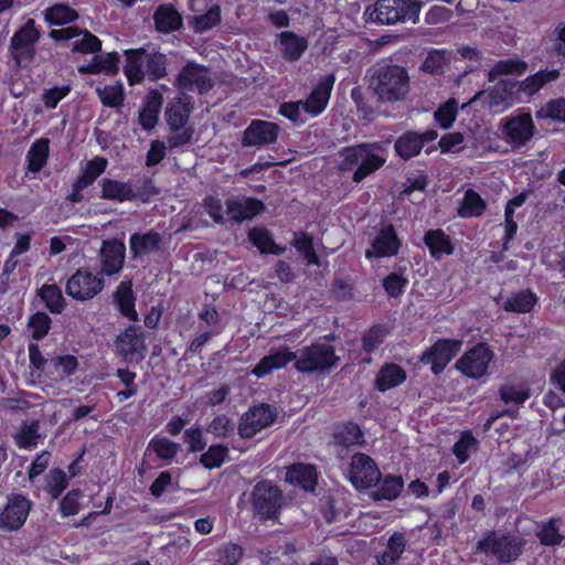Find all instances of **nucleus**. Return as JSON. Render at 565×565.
Instances as JSON below:
<instances>
[{"label": "nucleus", "instance_id": "nucleus-1", "mask_svg": "<svg viewBox=\"0 0 565 565\" xmlns=\"http://www.w3.org/2000/svg\"><path fill=\"white\" fill-rule=\"evenodd\" d=\"M370 89L381 102H402L411 90V77L403 66L395 64L379 65L372 71Z\"/></svg>", "mask_w": 565, "mask_h": 565}, {"label": "nucleus", "instance_id": "nucleus-2", "mask_svg": "<svg viewBox=\"0 0 565 565\" xmlns=\"http://www.w3.org/2000/svg\"><path fill=\"white\" fill-rule=\"evenodd\" d=\"M382 150L379 143H360L345 147L339 153L341 157L339 169L342 172L354 170L352 180L360 183L385 163V158L379 153Z\"/></svg>", "mask_w": 565, "mask_h": 565}, {"label": "nucleus", "instance_id": "nucleus-3", "mask_svg": "<svg viewBox=\"0 0 565 565\" xmlns=\"http://www.w3.org/2000/svg\"><path fill=\"white\" fill-rule=\"evenodd\" d=\"M125 74L130 85L141 83L146 77L157 81L167 75L164 54L146 49L126 50Z\"/></svg>", "mask_w": 565, "mask_h": 565}, {"label": "nucleus", "instance_id": "nucleus-4", "mask_svg": "<svg viewBox=\"0 0 565 565\" xmlns=\"http://www.w3.org/2000/svg\"><path fill=\"white\" fill-rule=\"evenodd\" d=\"M252 512L259 521L277 520L285 505L282 490L269 480L258 481L249 495Z\"/></svg>", "mask_w": 565, "mask_h": 565}, {"label": "nucleus", "instance_id": "nucleus-5", "mask_svg": "<svg viewBox=\"0 0 565 565\" xmlns=\"http://www.w3.org/2000/svg\"><path fill=\"white\" fill-rule=\"evenodd\" d=\"M420 4L412 0H379L374 7L367 8V20L381 24H395L398 22H416Z\"/></svg>", "mask_w": 565, "mask_h": 565}, {"label": "nucleus", "instance_id": "nucleus-6", "mask_svg": "<svg viewBox=\"0 0 565 565\" xmlns=\"http://www.w3.org/2000/svg\"><path fill=\"white\" fill-rule=\"evenodd\" d=\"M340 358L333 347L316 343L301 349L297 353L295 367L301 373H329L338 365Z\"/></svg>", "mask_w": 565, "mask_h": 565}, {"label": "nucleus", "instance_id": "nucleus-7", "mask_svg": "<svg viewBox=\"0 0 565 565\" xmlns=\"http://www.w3.org/2000/svg\"><path fill=\"white\" fill-rule=\"evenodd\" d=\"M41 38L35 21L29 19L11 38L9 54L15 65L21 68L29 67L36 55L35 44Z\"/></svg>", "mask_w": 565, "mask_h": 565}, {"label": "nucleus", "instance_id": "nucleus-8", "mask_svg": "<svg viewBox=\"0 0 565 565\" xmlns=\"http://www.w3.org/2000/svg\"><path fill=\"white\" fill-rule=\"evenodd\" d=\"M104 286L105 280L99 273L79 268L67 279L65 292L75 300L86 301L96 297Z\"/></svg>", "mask_w": 565, "mask_h": 565}, {"label": "nucleus", "instance_id": "nucleus-9", "mask_svg": "<svg viewBox=\"0 0 565 565\" xmlns=\"http://www.w3.org/2000/svg\"><path fill=\"white\" fill-rule=\"evenodd\" d=\"M501 138L512 148L525 146L534 136L535 126L530 114L508 117L500 124Z\"/></svg>", "mask_w": 565, "mask_h": 565}, {"label": "nucleus", "instance_id": "nucleus-10", "mask_svg": "<svg viewBox=\"0 0 565 565\" xmlns=\"http://www.w3.org/2000/svg\"><path fill=\"white\" fill-rule=\"evenodd\" d=\"M348 476L358 490L376 486L382 479V473L375 461L363 452H356L352 456Z\"/></svg>", "mask_w": 565, "mask_h": 565}, {"label": "nucleus", "instance_id": "nucleus-11", "mask_svg": "<svg viewBox=\"0 0 565 565\" xmlns=\"http://www.w3.org/2000/svg\"><path fill=\"white\" fill-rule=\"evenodd\" d=\"M276 418V408L269 404H259L250 407L239 418L237 427L238 435L244 439H249L262 429L270 426Z\"/></svg>", "mask_w": 565, "mask_h": 565}, {"label": "nucleus", "instance_id": "nucleus-12", "mask_svg": "<svg viewBox=\"0 0 565 565\" xmlns=\"http://www.w3.org/2000/svg\"><path fill=\"white\" fill-rule=\"evenodd\" d=\"M515 92V83L509 79L499 81L490 89L478 92L469 104L481 103L482 108L499 111L512 105V96Z\"/></svg>", "mask_w": 565, "mask_h": 565}, {"label": "nucleus", "instance_id": "nucleus-13", "mask_svg": "<svg viewBox=\"0 0 565 565\" xmlns=\"http://www.w3.org/2000/svg\"><path fill=\"white\" fill-rule=\"evenodd\" d=\"M115 344L126 362L139 363L146 356L147 345L140 327L129 326L126 328L116 337Z\"/></svg>", "mask_w": 565, "mask_h": 565}, {"label": "nucleus", "instance_id": "nucleus-14", "mask_svg": "<svg viewBox=\"0 0 565 565\" xmlns=\"http://www.w3.org/2000/svg\"><path fill=\"white\" fill-rule=\"evenodd\" d=\"M477 552L493 554L500 562H511L521 554V546L512 539L490 532L477 544Z\"/></svg>", "mask_w": 565, "mask_h": 565}, {"label": "nucleus", "instance_id": "nucleus-15", "mask_svg": "<svg viewBox=\"0 0 565 565\" xmlns=\"http://www.w3.org/2000/svg\"><path fill=\"white\" fill-rule=\"evenodd\" d=\"M492 359V351L486 345L479 344L466 352L456 362V367L469 377L480 379L487 373Z\"/></svg>", "mask_w": 565, "mask_h": 565}, {"label": "nucleus", "instance_id": "nucleus-16", "mask_svg": "<svg viewBox=\"0 0 565 565\" xmlns=\"http://www.w3.org/2000/svg\"><path fill=\"white\" fill-rule=\"evenodd\" d=\"M175 86L181 92H194L203 94L210 90L213 86V82L209 76V71L195 63L189 62L180 71Z\"/></svg>", "mask_w": 565, "mask_h": 565}, {"label": "nucleus", "instance_id": "nucleus-17", "mask_svg": "<svg viewBox=\"0 0 565 565\" xmlns=\"http://www.w3.org/2000/svg\"><path fill=\"white\" fill-rule=\"evenodd\" d=\"M280 127L267 120H253L244 131L242 145L244 147H265L277 141Z\"/></svg>", "mask_w": 565, "mask_h": 565}, {"label": "nucleus", "instance_id": "nucleus-18", "mask_svg": "<svg viewBox=\"0 0 565 565\" xmlns=\"http://www.w3.org/2000/svg\"><path fill=\"white\" fill-rule=\"evenodd\" d=\"M461 345L462 342L460 340H438L423 354L422 362L431 364L434 374H439L460 351Z\"/></svg>", "mask_w": 565, "mask_h": 565}, {"label": "nucleus", "instance_id": "nucleus-19", "mask_svg": "<svg viewBox=\"0 0 565 565\" xmlns=\"http://www.w3.org/2000/svg\"><path fill=\"white\" fill-rule=\"evenodd\" d=\"M126 246L119 239H105L102 243L98 258L100 264L99 274L113 276L118 274L124 266Z\"/></svg>", "mask_w": 565, "mask_h": 565}, {"label": "nucleus", "instance_id": "nucleus-20", "mask_svg": "<svg viewBox=\"0 0 565 565\" xmlns=\"http://www.w3.org/2000/svg\"><path fill=\"white\" fill-rule=\"evenodd\" d=\"M30 509L31 503L23 495L9 497L7 505L0 514V527L8 531L19 530L24 524Z\"/></svg>", "mask_w": 565, "mask_h": 565}, {"label": "nucleus", "instance_id": "nucleus-21", "mask_svg": "<svg viewBox=\"0 0 565 565\" xmlns=\"http://www.w3.org/2000/svg\"><path fill=\"white\" fill-rule=\"evenodd\" d=\"M225 205L228 218L238 223L253 218L265 209L260 200L246 196H232L226 200Z\"/></svg>", "mask_w": 565, "mask_h": 565}, {"label": "nucleus", "instance_id": "nucleus-22", "mask_svg": "<svg viewBox=\"0 0 565 565\" xmlns=\"http://www.w3.org/2000/svg\"><path fill=\"white\" fill-rule=\"evenodd\" d=\"M401 243L393 225L383 227L372 242L371 248L366 249L365 256L390 257L397 254Z\"/></svg>", "mask_w": 565, "mask_h": 565}, {"label": "nucleus", "instance_id": "nucleus-23", "mask_svg": "<svg viewBox=\"0 0 565 565\" xmlns=\"http://www.w3.org/2000/svg\"><path fill=\"white\" fill-rule=\"evenodd\" d=\"M334 81L332 74L324 76L309 97L306 100H300L302 110L313 116L320 114L329 102Z\"/></svg>", "mask_w": 565, "mask_h": 565}, {"label": "nucleus", "instance_id": "nucleus-24", "mask_svg": "<svg viewBox=\"0 0 565 565\" xmlns=\"http://www.w3.org/2000/svg\"><path fill=\"white\" fill-rule=\"evenodd\" d=\"M162 236L156 231L134 233L129 238L130 254L134 259L156 253L160 249Z\"/></svg>", "mask_w": 565, "mask_h": 565}, {"label": "nucleus", "instance_id": "nucleus-25", "mask_svg": "<svg viewBox=\"0 0 565 565\" xmlns=\"http://www.w3.org/2000/svg\"><path fill=\"white\" fill-rule=\"evenodd\" d=\"M291 361H297V353L285 347L279 350L271 351L268 355L264 356L253 369L252 373L257 377H263L274 370L284 367Z\"/></svg>", "mask_w": 565, "mask_h": 565}, {"label": "nucleus", "instance_id": "nucleus-26", "mask_svg": "<svg viewBox=\"0 0 565 565\" xmlns=\"http://www.w3.org/2000/svg\"><path fill=\"white\" fill-rule=\"evenodd\" d=\"M280 53L289 62L298 61L308 47V41L291 31H284L278 35Z\"/></svg>", "mask_w": 565, "mask_h": 565}, {"label": "nucleus", "instance_id": "nucleus-27", "mask_svg": "<svg viewBox=\"0 0 565 565\" xmlns=\"http://www.w3.org/2000/svg\"><path fill=\"white\" fill-rule=\"evenodd\" d=\"M406 381L405 370L395 363L384 364L374 381V386L380 392L394 388Z\"/></svg>", "mask_w": 565, "mask_h": 565}, {"label": "nucleus", "instance_id": "nucleus-28", "mask_svg": "<svg viewBox=\"0 0 565 565\" xmlns=\"http://www.w3.org/2000/svg\"><path fill=\"white\" fill-rule=\"evenodd\" d=\"M100 198L110 201L125 202L137 198L134 186L129 182H120L113 179H103L100 181Z\"/></svg>", "mask_w": 565, "mask_h": 565}, {"label": "nucleus", "instance_id": "nucleus-29", "mask_svg": "<svg viewBox=\"0 0 565 565\" xmlns=\"http://www.w3.org/2000/svg\"><path fill=\"white\" fill-rule=\"evenodd\" d=\"M286 481L305 490H313L316 486L315 468L307 463H294L287 469Z\"/></svg>", "mask_w": 565, "mask_h": 565}, {"label": "nucleus", "instance_id": "nucleus-30", "mask_svg": "<svg viewBox=\"0 0 565 565\" xmlns=\"http://www.w3.org/2000/svg\"><path fill=\"white\" fill-rule=\"evenodd\" d=\"M192 110L189 97H180L178 102L166 110L167 122L171 130H180L185 127Z\"/></svg>", "mask_w": 565, "mask_h": 565}, {"label": "nucleus", "instance_id": "nucleus-31", "mask_svg": "<svg viewBox=\"0 0 565 565\" xmlns=\"http://www.w3.org/2000/svg\"><path fill=\"white\" fill-rule=\"evenodd\" d=\"M153 19L157 30L164 33L175 31L182 25L180 13L170 4L160 6Z\"/></svg>", "mask_w": 565, "mask_h": 565}, {"label": "nucleus", "instance_id": "nucleus-32", "mask_svg": "<svg viewBox=\"0 0 565 565\" xmlns=\"http://www.w3.org/2000/svg\"><path fill=\"white\" fill-rule=\"evenodd\" d=\"M394 149L403 160L416 157L423 149L419 134L416 131L404 132L395 140Z\"/></svg>", "mask_w": 565, "mask_h": 565}, {"label": "nucleus", "instance_id": "nucleus-33", "mask_svg": "<svg viewBox=\"0 0 565 565\" xmlns=\"http://www.w3.org/2000/svg\"><path fill=\"white\" fill-rule=\"evenodd\" d=\"M424 242L430 255L440 259L444 255H450L454 250L449 237L441 230H430L424 236Z\"/></svg>", "mask_w": 565, "mask_h": 565}, {"label": "nucleus", "instance_id": "nucleus-34", "mask_svg": "<svg viewBox=\"0 0 565 565\" xmlns=\"http://www.w3.org/2000/svg\"><path fill=\"white\" fill-rule=\"evenodd\" d=\"M77 367L78 361L74 355H58L50 360L47 373L54 381H61L74 374Z\"/></svg>", "mask_w": 565, "mask_h": 565}, {"label": "nucleus", "instance_id": "nucleus-35", "mask_svg": "<svg viewBox=\"0 0 565 565\" xmlns=\"http://www.w3.org/2000/svg\"><path fill=\"white\" fill-rule=\"evenodd\" d=\"M115 302L122 316L132 321L138 320V315L135 310V297L130 282H120L115 292Z\"/></svg>", "mask_w": 565, "mask_h": 565}, {"label": "nucleus", "instance_id": "nucleus-36", "mask_svg": "<svg viewBox=\"0 0 565 565\" xmlns=\"http://www.w3.org/2000/svg\"><path fill=\"white\" fill-rule=\"evenodd\" d=\"M249 241L260 250V253H268L280 255L285 252L284 247L275 244L269 232L264 227H254L248 233Z\"/></svg>", "mask_w": 565, "mask_h": 565}, {"label": "nucleus", "instance_id": "nucleus-37", "mask_svg": "<svg viewBox=\"0 0 565 565\" xmlns=\"http://www.w3.org/2000/svg\"><path fill=\"white\" fill-rule=\"evenodd\" d=\"M559 77L557 70L540 71L531 76H527L521 84V89L529 96L537 93L543 86L548 83L555 82Z\"/></svg>", "mask_w": 565, "mask_h": 565}, {"label": "nucleus", "instance_id": "nucleus-38", "mask_svg": "<svg viewBox=\"0 0 565 565\" xmlns=\"http://www.w3.org/2000/svg\"><path fill=\"white\" fill-rule=\"evenodd\" d=\"M107 160L95 157L87 162L84 172L75 181V190H83L90 185L106 169Z\"/></svg>", "mask_w": 565, "mask_h": 565}, {"label": "nucleus", "instance_id": "nucleus-39", "mask_svg": "<svg viewBox=\"0 0 565 565\" xmlns=\"http://www.w3.org/2000/svg\"><path fill=\"white\" fill-rule=\"evenodd\" d=\"M38 295L50 312L61 313L64 310L66 302L58 286L45 284L39 289Z\"/></svg>", "mask_w": 565, "mask_h": 565}, {"label": "nucleus", "instance_id": "nucleus-40", "mask_svg": "<svg viewBox=\"0 0 565 565\" xmlns=\"http://www.w3.org/2000/svg\"><path fill=\"white\" fill-rule=\"evenodd\" d=\"M49 157V140L39 139L30 148L26 154L28 169L31 172H39L46 163Z\"/></svg>", "mask_w": 565, "mask_h": 565}, {"label": "nucleus", "instance_id": "nucleus-41", "mask_svg": "<svg viewBox=\"0 0 565 565\" xmlns=\"http://www.w3.org/2000/svg\"><path fill=\"white\" fill-rule=\"evenodd\" d=\"M404 487L403 478L399 476H386L380 488L373 492L372 498L374 500H394L396 499Z\"/></svg>", "mask_w": 565, "mask_h": 565}, {"label": "nucleus", "instance_id": "nucleus-42", "mask_svg": "<svg viewBox=\"0 0 565 565\" xmlns=\"http://www.w3.org/2000/svg\"><path fill=\"white\" fill-rule=\"evenodd\" d=\"M526 68L527 64L524 61L518 58L502 60L497 62L489 71L488 78L490 82H493L502 75H521Z\"/></svg>", "mask_w": 565, "mask_h": 565}, {"label": "nucleus", "instance_id": "nucleus-43", "mask_svg": "<svg viewBox=\"0 0 565 565\" xmlns=\"http://www.w3.org/2000/svg\"><path fill=\"white\" fill-rule=\"evenodd\" d=\"M190 25L198 33L211 30L221 22V8L217 4L212 6L204 14L194 15L190 19Z\"/></svg>", "mask_w": 565, "mask_h": 565}, {"label": "nucleus", "instance_id": "nucleus-44", "mask_svg": "<svg viewBox=\"0 0 565 565\" xmlns=\"http://www.w3.org/2000/svg\"><path fill=\"white\" fill-rule=\"evenodd\" d=\"M536 302L535 296L530 291H521L509 297L503 309L510 312L525 313L531 311Z\"/></svg>", "mask_w": 565, "mask_h": 565}, {"label": "nucleus", "instance_id": "nucleus-45", "mask_svg": "<svg viewBox=\"0 0 565 565\" xmlns=\"http://www.w3.org/2000/svg\"><path fill=\"white\" fill-rule=\"evenodd\" d=\"M45 21L49 24L62 25L77 19V13L66 4H54L44 11Z\"/></svg>", "mask_w": 565, "mask_h": 565}, {"label": "nucleus", "instance_id": "nucleus-46", "mask_svg": "<svg viewBox=\"0 0 565 565\" xmlns=\"http://www.w3.org/2000/svg\"><path fill=\"white\" fill-rule=\"evenodd\" d=\"M486 203L481 196L473 190H467L461 206L459 207V215L462 217L479 216L483 213Z\"/></svg>", "mask_w": 565, "mask_h": 565}, {"label": "nucleus", "instance_id": "nucleus-47", "mask_svg": "<svg viewBox=\"0 0 565 565\" xmlns=\"http://www.w3.org/2000/svg\"><path fill=\"white\" fill-rule=\"evenodd\" d=\"M405 550V539L401 533H394L388 541L387 547L380 556V565H394Z\"/></svg>", "mask_w": 565, "mask_h": 565}, {"label": "nucleus", "instance_id": "nucleus-48", "mask_svg": "<svg viewBox=\"0 0 565 565\" xmlns=\"http://www.w3.org/2000/svg\"><path fill=\"white\" fill-rule=\"evenodd\" d=\"M40 424L38 420L23 423L19 433L15 435V443L19 448H32L38 445Z\"/></svg>", "mask_w": 565, "mask_h": 565}, {"label": "nucleus", "instance_id": "nucleus-49", "mask_svg": "<svg viewBox=\"0 0 565 565\" xmlns=\"http://www.w3.org/2000/svg\"><path fill=\"white\" fill-rule=\"evenodd\" d=\"M449 63L447 52L441 50L430 51L423 62L420 70L429 74H441Z\"/></svg>", "mask_w": 565, "mask_h": 565}, {"label": "nucleus", "instance_id": "nucleus-50", "mask_svg": "<svg viewBox=\"0 0 565 565\" xmlns=\"http://www.w3.org/2000/svg\"><path fill=\"white\" fill-rule=\"evenodd\" d=\"M96 94L104 106L118 108L124 103V92L121 85H108L96 87Z\"/></svg>", "mask_w": 565, "mask_h": 565}, {"label": "nucleus", "instance_id": "nucleus-51", "mask_svg": "<svg viewBox=\"0 0 565 565\" xmlns=\"http://www.w3.org/2000/svg\"><path fill=\"white\" fill-rule=\"evenodd\" d=\"M539 119H554L565 122V98H557L547 102L536 111Z\"/></svg>", "mask_w": 565, "mask_h": 565}, {"label": "nucleus", "instance_id": "nucleus-52", "mask_svg": "<svg viewBox=\"0 0 565 565\" xmlns=\"http://www.w3.org/2000/svg\"><path fill=\"white\" fill-rule=\"evenodd\" d=\"M227 454L228 448L226 446L214 445L201 455L200 462L207 469L218 468L224 462Z\"/></svg>", "mask_w": 565, "mask_h": 565}, {"label": "nucleus", "instance_id": "nucleus-53", "mask_svg": "<svg viewBox=\"0 0 565 565\" xmlns=\"http://www.w3.org/2000/svg\"><path fill=\"white\" fill-rule=\"evenodd\" d=\"M242 556L243 547L234 543H226L215 552L216 561L222 565H236Z\"/></svg>", "mask_w": 565, "mask_h": 565}, {"label": "nucleus", "instance_id": "nucleus-54", "mask_svg": "<svg viewBox=\"0 0 565 565\" xmlns=\"http://www.w3.org/2000/svg\"><path fill=\"white\" fill-rule=\"evenodd\" d=\"M51 318L45 312H36L31 316L28 327L32 331V338L35 340L43 339L51 329Z\"/></svg>", "mask_w": 565, "mask_h": 565}, {"label": "nucleus", "instance_id": "nucleus-55", "mask_svg": "<svg viewBox=\"0 0 565 565\" xmlns=\"http://www.w3.org/2000/svg\"><path fill=\"white\" fill-rule=\"evenodd\" d=\"M149 447L153 449L159 458L164 460L172 459L179 450V445L166 437H154Z\"/></svg>", "mask_w": 565, "mask_h": 565}, {"label": "nucleus", "instance_id": "nucleus-56", "mask_svg": "<svg viewBox=\"0 0 565 565\" xmlns=\"http://www.w3.org/2000/svg\"><path fill=\"white\" fill-rule=\"evenodd\" d=\"M234 429L233 420L224 414L216 416L206 427V431L215 437H227Z\"/></svg>", "mask_w": 565, "mask_h": 565}, {"label": "nucleus", "instance_id": "nucleus-57", "mask_svg": "<svg viewBox=\"0 0 565 565\" xmlns=\"http://www.w3.org/2000/svg\"><path fill=\"white\" fill-rule=\"evenodd\" d=\"M499 395L503 403L522 404L529 398L527 391L515 385H502L499 388Z\"/></svg>", "mask_w": 565, "mask_h": 565}, {"label": "nucleus", "instance_id": "nucleus-58", "mask_svg": "<svg viewBox=\"0 0 565 565\" xmlns=\"http://www.w3.org/2000/svg\"><path fill=\"white\" fill-rule=\"evenodd\" d=\"M386 337V329L382 326L371 328L362 338V347L366 352H372L383 343Z\"/></svg>", "mask_w": 565, "mask_h": 565}, {"label": "nucleus", "instance_id": "nucleus-59", "mask_svg": "<svg viewBox=\"0 0 565 565\" xmlns=\"http://www.w3.org/2000/svg\"><path fill=\"white\" fill-rule=\"evenodd\" d=\"M362 437L360 427L356 424L349 423L344 425L337 434L335 440L343 446H351L359 443Z\"/></svg>", "mask_w": 565, "mask_h": 565}, {"label": "nucleus", "instance_id": "nucleus-60", "mask_svg": "<svg viewBox=\"0 0 565 565\" xmlns=\"http://www.w3.org/2000/svg\"><path fill=\"white\" fill-rule=\"evenodd\" d=\"M294 246L300 252L309 264H318V255L315 252L312 238L307 234L294 238Z\"/></svg>", "mask_w": 565, "mask_h": 565}, {"label": "nucleus", "instance_id": "nucleus-61", "mask_svg": "<svg viewBox=\"0 0 565 565\" xmlns=\"http://www.w3.org/2000/svg\"><path fill=\"white\" fill-rule=\"evenodd\" d=\"M82 34L84 35L83 39L73 43L74 52L96 53L100 51L102 42L97 36L88 31H82Z\"/></svg>", "mask_w": 565, "mask_h": 565}, {"label": "nucleus", "instance_id": "nucleus-62", "mask_svg": "<svg viewBox=\"0 0 565 565\" xmlns=\"http://www.w3.org/2000/svg\"><path fill=\"white\" fill-rule=\"evenodd\" d=\"M66 475L63 470L55 469L52 470L47 476V492L52 495L53 499L60 497V494L66 488Z\"/></svg>", "mask_w": 565, "mask_h": 565}, {"label": "nucleus", "instance_id": "nucleus-63", "mask_svg": "<svg viewBox=\"0 0 565 565\" xmlns=\"http://www.w3.org/2000/svg\"><path fill=\"white\" fill-rule=\"evenodd\" d=\"M71 92L70 85L54 86L43 94V102L47 108H55L57 104Z\"/></svg>", "mask_w": 565, "mask_h": 565}, {"label": "nucleus", "instance_id": "nucleus-64", "mask_svg": "<svg viewBox=\"0 0 565 565\" xmlns=\"http://www.w3.org/2000/svg\"><path fill=\"white\" fill-rule=\"evenodd\" d=\"M539 537L544 545H557L562 542L563 536L558 533V529L554 520H550L540 531Z\"/></svg>", "mask_w": 565, "mask_h": 565}]
</instances>
